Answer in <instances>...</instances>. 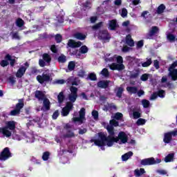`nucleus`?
Listing matches in <instances>:
<instances>
[{
    "instance_id": "4",
    "label": "nucleus",
    "mask_w": 177,
    "mask_h": 177,
    "mask_svg": "<svg viewBox=\"0 0 177 177\" xmlns=\"http://www.w3.org/2000/svg\"><path fill=\"white\" fill-rule=\"evenodd\" d=\"M161 162V159H154V158H145L140 160V166H146V165H156V164H160Z\"/></svg>"
},
{
    "instance_id": "49",
    "label": "nucleus",
    "mask_w": 177,
    "mask_h": 177,
    "mask_svg": "<svg viewBox=\"0 0 177 177\" xmlns=\"http://www.w3.org/2000/svg\"><path fill=\"white\" fill-rule=\"evenodd\" d=\"M156 93L159 97H165V91L164 90H159Z\"/></svg>"
},
{
    "instance_id": "64",
    "label": "nucleus",
    "mask_w": 177,
    "mask_h": 177,
    "mask_svg": "<svg viewBox=\"0 0 177 177\" xmlns=\"http://www.w3.org/2000/svg\"><path fill=\"white\" fill-rule=\"evenodd\" d=\"M50 50H51V52H53V53H57V48H56V45H55V44L51 45Z\"/></svg>"
},
{
    "instance_id": "1",
    "label": "nucleus",
    "mask_w": 177,
    "mask_h": 177,
    "mask_svg": "<svg viewBox=\"0 0 177 177\" xmlns=\"http://www.w3.org/2000/svg\"><path fill=\"white\" fill-rule=\"evenodd\" d=\"M99 139L92 140L95 146H108V147H111L113 146L114 143H118L119 145H125L128 143V135L124 131L119 132L118 137H114V136H105L104 133H98Z\"/></svg>"
},
{
    "instance_id": "55",
    "label": "nucleus",
    "mask_w": 177,
    "mask_h": 177,
    "mask_svg": "<svg viewBox=\"0 0 177 177\" xmlns=\"http://www.w3.org/2000/svg\"><path fill=\"white\" fill-rule=\"evenodd\" d=\"M121 16L122 17H127L128 16V10H127V8H123L122 9Z\"/></svg>"
},
{
    "instance_id": "32",
    "label": "nucleus",
    "mask_w": 177,
    "mask_h": 177,
    "mask_svg": "<svg viewBox=\"0 0 177 177\" xmlns=\"http://www.w3.org/2000/svg\"><path fill=\"white\" fill-rule=\"evenodd\" d=\"M68 69L69 70V71H74V70L75 69V62H69L68 64Z\"/></svg>"
},
{
    "instance_id": "31",
    "label": "nucleus",
    "mask_w": 177,
    "mask_h": 177,
    "mask_svg": "<svg viewBox=\"0 0 177 177\" xmlns=\"http://www.w3.org/2000/svg\"><path fill=\"white\" fill-rule=\"evenodd\" d=\"M57 99L59 103H63V102H64V99H66V97L64 96V93L63 91L59 93V95H57Z\"/></svg>"
},
{
    "instance_id": "3",
    "label": "nucleus",
    "mask_w": 177,
    "mask_h": 177,
    "mask_svg": "<svg viewBox=\"0 0 177 177\" xmlns=\"http://www.w3.org/2000/svg\"><path fill=\"white\" fill-rule=\"evenodd\" d=\"M50 62H52V57H50V55L46 53L42 55V59H39V65L40 67L50 66Z\"/></svg>"
},
{
    "instance_id": "30",
    "label": "nucleus",
    "mask_w": 177,
    "mask_h": 177,
    "mask_svg": "<svg viewBox=\"0 0 177 177\" xmlns=\"http://www.w3.org/2000/svg\"><path fill=\"white\" fill-rule=\"evenodd\" d=\"M77 97H78V94L71 93L68 95V100H70L71 103H75Z\"/></svg>"
},
{
    "instance_id": "47",
    "label": "nucleus",
    "mask_w": 177,
    "mask_h": 177,
    "mask_svg": "<svg viewBox=\"0 0 177 177\" xmlns=\"http://www.w3.org/2000/svg\"><path fill=\"white\" fill-rule=\"evenodd\" d=\"M62 39H63V37L62 36V35L57 34L55 35V41H56L57 44H60V42H62Z\"/></svg>"
},
{
    "instance_id": "2",
    "label": "nucleus",
    "mask_w": 177,
    "mask_h": 177,
    "mask_svg": "<svg viewBox=\"0 0 177 177\" xmlns=\"http://www.w3.org/2000/svg\"><path fill=\"white\" fill-rule=\"evenodd\" d=\"M110 124L106 125V130L109 133V136H114L115 135V132L114 131V127H119L120 123L118 121L112 119L109 122Z\"/></svg>"
},
{
    "instance_id": "41",
    "label": "nucleus",
    "mask_w": 177,
    "mask_h": 177,
    "mask_svg": "<svg viewBox=\"0 0 177 177\" xmlns=\"http://www.w3.org/2000/svg\"><path fill=\"white\" fill-rule=\"evenodd\" d=\"M133 117L135 120H138V118H140L141 117L140 109H138V111H133Z\"/></svg>"
},
{
    "instance_id": "42",
    "label": "nucleus",
    "mask_w": 177,
    "mask_h": 177,
    "mask_svg": "<svg viewBox=\"0 0 177 177\" xmlns=\"http://www.w3.org/2000/svg\"><path fill=\"white\" fill-rule=\"evenodd\" d=\"M58 62L59 63H66V62H67V59L66 55H61L59 57H58Z\"/></svg>"
},
{
    "instance_id": "28",
    "label": "nucleus",
    "mask_w": 177,
    "mask_h": 177,
    "mask_svg": "<svg viewBox=\"0 0 177 177\" xmlns=\"http://www.w3.org/2000/svg\"><path fill=\"white\" fill-rule=\"evenodd\" d=\"M134 174L136 176L139 177V176H142V175H143L144 174H146V171H145V169L143 168H140V169H136L134 171Z\"/></svg>"
},
{
    "instance_id": "57",
    "label": "nucleus",
    "mask_w": 177,
    "mask_h": 177,
    "mask_svg": "<svg viewBox=\"0 0 177 177\" xmlns=\"http://www.w3.org/2000/svg\"><path fill=\"white\" fill-rule=\"evenodd\" d=\"M59 115H60V113H59V110H56L53 115H52V118L53 120H57V117H59Z\"/></svg>"
},
{
    "instance_id": "22",
    "label": "nucleus",
    "mask_w": 177,
    "mask_h": 177,
    "mask_svg": "<svg viewBox=\"0 0 177 177\" xmlns=\"http://www.w3.org/2000/svg\"><path fill=\"white\" fill-rule=\"evenodd\" d=\"M169 77H171V81H177V68L169 71Z\"/></svg>"
},
{
    "instance_id": "37",
    "label": "nucleus",
    "mask_w": 177,
    "mask_h": 177,
    "mask_svg": "<svg viewBox=\"0 0 177 177\" xmlns=\"http://www.w3.org/2000/svg\"><path fill=\"white\" fill-rule=\"evenodd\" d=\"M16 25L17 27H19V28H21V27L24 26V21L21 18H18L16 21Z\"/></svg>"
},
{
    "instance_id": "29",
    "label": "nucleus",
    "mask_w": 177,
    "mask_h": 177,
    "mask_svg": "<svg viewBox=\"0 0 177 177\" xmlns=\"http://www.w3.org/2000/svg\"><path fill=\"white\" fill-rule=\"evenodd\" d=\"M165 9H166L165 5H164V4H160V5L158 7V8H157V10H156V13H157L158 15H161L162 13H164V10H165Z\"/></svg>"
},
{
    "instance_id": "54",
    "label": "nucleus",
    "mask_w": 177,
    "mask_h": 177,
    "mask_svg": "<svg viewBox=\"0 0 177 177\" xmlns=\"http://www.w3.org/2000/svg\"><path fill=\"white\" fill-rule=\"evenodd\" d=\"M144 45H145V43L143 40H140L137 42L136 48L137 49H140V48H143Z\"/></svg>"
},
{
    "instance_id": "18",
    "label": "nucleus",
    "mask_w": 177,
    "mask_h": 177,
    "mask_svg": "<svg viewBox=\"0 0 177 177\" xmlns=\"http://www.w3.org/2000/svg\"><path fill=\"white\" fill-rule=\"evenodd\" d=\"M35 97H36V99H38V100H44V99L46 98V96L45 95V93H44V92L37 90L35 92Z\"/></svg>"
},
{
    "instance_id": "26",
    "label": "nucleus",
    "mask_w": 177,
    "mask_h": 177,
    "mask_svg": "<svg viewBox=\"0 0 177 177\" xmlns=\"http://www.w3.org/2000/svg\"><path fill=\"white\" fill-rule=\"evenodd\" d=\"M23 107H24V100L23 99H19V102L15 105V109L20 112Z\"/></svg>"
},
{
    "instance_id": "53",
    "label": "nucleus",
    "mask_w": 177,
    "mask_h": 177,
    "mask_svg": "<svg viewBox=\"0 0 177 177\" xmlns=\"http://www.w3.org/2000/svg\"><path fill=\"white\" fill-rule=\"evenodd\" d=\"M137 125H145L146 124V120L143 118H140L137 120Z\"/></svg>"
},
{
    "instance_id": "16",
    "label": "nucleus",
    "mask_w": 177,
    "mask_h": 177,
    "mask_svg": "<svg viewBox=\"0 0 177 177\" xmlns=\"http://www.w3.org/2000/svg\"><path fill=\"white\" fill-rule=\"evenodd\" d=\"M12 131L5 127L0 128V133H2L6 138H10L12 136Z\"/></svg>"
},
{
    "instance_id": "51",
    "label": "nucleus",
    "mask_w": 177,
    "mask_h": 177,
    "mask_svg": "<svg viewBox=\"0 0 177 177\" xmlns=\"http://www.w3.org/2000/svg\"><path fill=\"white\" fill-rule=\"evenodd\" d=\"M8 82L11 84V85H15V84H16V78L13 76H10L8 77Z\"/></svg>"
},
{
    "instance_id": "21",
    "label": "nucleus",
    "mask_w": 177,
    "mask_h": 177,
    "mask_svg": "<svg viewBox=\"0 0 177 177\" xmlns=\"http://www.w3.org/2000/svg\"><path fill=\"white\" fill-rule=\"evenodd\" d=\"M74 38L76 39H79V41H84L86 39V35L80 32H77L73 35Z\"/></svg>"
},
{
    "instance_id": "36",
    "label": "nucleus",
    "mask_w": 177,
    "mask_h": 177,
    "mask_svg": "<svg viewBox=\"0 0 177 177\" xmlns=\"http://www.w3.org/2000/svg\"><path fill=\"white\" fill-rule=\"evenodd\" d=\"M49 157H50V153L49 151H46L43 153L41 158L43 161H48V160H49Z\"/></svg>"
},
{
    "instance_id": "52",
    "label": "nucleus",
    "mask_w": 177,
    "mask_h": 177,
    "mask_svg": "<svg viewBox=\"0 0 177 177\" xmlns=\"http://www.w3.org/2000/svg\"><path fill=\"white\" fill-rule=\"evenodd\" d=\"M88 78L91 81H96V80H97L96 74L92 73L88 75Z\"/></svg>"
},
{
    "instance_id": "25",
    "label": "nucleus",
    "mask_w": 177,
    "mask_h": 177,
    "mask_svg": "<svg viewBox=\"0 0 177 177\" xmlns=\"http://www.w3.org/2000/svg\"><path fill=\"white\" fill-rule=\"evenodd\" d=\"M133 156V151H129L124 155L122 156V161H128L131 157Z\"/></svg>"
},
{
    "instance_id": "35",
    "label": "nucleus",
    "mask_w": 177,
    "mask_h": 177,
    "mask_svg": "<svg viewBox=\"0 0 177 177\" xmlns=\"http://www.w3.org/2000/svg\"><path fill=\"white\" fill-rule=\"evenodd\" d=\"M174 154L169 153L165 158V162H171L174 160Z\"/></svg>"
},
{
    "instance_id": "10",
    "label": "nucleus",
    "mask_w": 177,
    "mask_h": 177,
    "mask_svg": "<svg viewBox=\"0 0 177 177\" xmlns=\"http://www.w3.org/2000/svg\"><path fill=\"white\" fill-rule=\"evenodd\" d=\"M158 32H160V28H158V26H152L151 30L147 34V39H153V37H154L156 34H158Z\"/></svg>"
},
{
    "instance_id": "17",
    "label": "nucleus",
    "mask_w": 177,
    "mask_h": 177,
    "mask_svg": "<svg viewBox=\"0 0 177 177\" xmlns=\"http://www.w3.org/2000/svg\"><path fill=\"white\" fill-rule=\"evenodd\" d=\"M82 46V42L81 41H75L73 39H69L68 42V46L69 48H80Z\"/></svg>"
},
{
    "instance_id": "7",
    "label": "nucleus",
    "mask_w": 177,
    "mask_h": 177,
    "mask_svg": "<svg viewBox=\"0 0 177 177\" xmlns=\"http://www.w3.org/2000/svg\"><path fill=\"white\" fill-rule=\"evenodd\" d=\"M37 81L39 84H45V82H50L52 81V78L49 74L42 73V75H38L36 77Z\"/></svg>"
},
{
    "instance_id": "59",
    "label": "nucleus",
    "mask_w": 177,
    "mask_h": 177,
    "mask_svg": "<svg viewBox=\"0 0 177 177\" xmlns=\"http://www.w3.org/2000/svg\"><path fill=\"white\" fill-rule=\"evenodd\" d=\"M140 80L141 81H144V82L147 81V80H149V74L145 73L142 75L140 77Z\"/></svg>"
},
{
    "instance_id": "15",
    "label": "nucleus",
    "mask_w": 177,
    "mask_h": 177,
    "mask_svg": "<svg viewBox=\"0 0 177 177\" xmlns=\"http://www.w3.org/2000/svg\"><path fill=\"white\" fill-rule=\"evenodd\" d=\"M42 111H48L50 110V101L49 99L44 98L43 100V108H41Z\"/></svg>"
},
{
    "instance_id": "5",
    "label": "nucleus",
    "mask_w": 177,
    "mask_h": 177,
    "mask_svg": "<svg viewBox=\"0 0 177 177\" xmlns=\"http://www.w3.org/2000/svg\"><path fill=\"white\" fill-rule=\"evenodd\" d=\"M12 157V152H10V149L9 147L4 148L0 153V161H6Z\"/></svg>"
},
{
    "instance_id": "58",
    "label": "nucleus",
    "mask_w": 177,
    "mask_h": 177,
    "mask_svg": "<svg viewBox=\"0 0 177 177\" xmlns=\"http://www.w3.org/2000/svg\"><path fill=\"white\" fill-rule=\"evenodd\" d=\"M94 120H97L99 118V112L97 111H93L91 113Z\"/></svg>"
},
{
    "instance_id": "9",
    "label": "nucleus",
    "mask_w": 177,
    "mask_h": 177,
    "mask_svg": "<svg viewBox=\"0 0 177 177\" xmlns=\"http://www.w3.org/2000/svg\"><path fill=\"white\" fill-rule=\"evenodd\" d=\"M111 36L109 32V30H102L98 32V39H102V41H110Z\"/></svg>"
},
{
    "instance_id": "33",
    "label": "nucleus",
    "mask_w": 177,
    "mask_h": 177,
    "mask_svg": "<svg viewBox=\"0 0 177 177\" xmlns=\"http://www.w3.org/2000/svg\"><path fill=\"white\" fill-rule=\"evenodd\" d=\"M75 136V134L74 132L71 131V130H67V132L66 134H64L63 137L66 138H74Z\"/></svg>"
},
{
    "instance_id": "40",
    "label": "nucleus",
    "mask_w": 177,
    "mask_h": 177,
    "mask_svg": "<svg viewBox=\"0 0 177 177\" xmlns=\"http://www.w3.org/2000/svg\"><path fill=\"white\" fill-rule=\"evenodd\" d=\"M122 92H124V88L122 87H119L118 88V91L116 93V96L117 97L121 98L122 97Z\"/></svg>"
},
{
    "instance_id": "62",
    "label": "nucleus",
    "mask_w": 177,
    "mask_h": 177,
    "mask_svg": "<svg viewBox=\"0 0 177 177\" xmlns=\"http://www.w3.org/2000/svg\"><path fill=\"white\" fill-rule=\"evenodd\" d=\"M116 62L118 63V64H122V63H124V59H122V56H118L116 58Z\"/></svg>"
},
{
    "instance_id": "38",
    "label": "nucleus",
    "mask_w": 177,
    "mask_h": 177,
    "mask_svg": "<svg viewBox=\"0 0 177 177\" xmlns=\"http://www.w3.org/2000/svg\"><path fill=\"white\" fill-rule=\"evenodd\" d=\"M88 48L86 46H82L80 47L79 52L82 53V55H85V53H88Z\"/></svg>"
},
{
    "instance_id": "45",
    "label": "nucleus",
    "mask_w": 177,
    "mask_h": 177,
    "mask_svg": "<svg viewBox=\"0 0 177 177\" xmlns=\"http://www.w3.org/2000/svg\"><path fill=\"white\" fill-rule=\"evenodd\" d=\"M177 66V60L174 62L168 68V71H173V70H176V68H175Z\"/></svg>"
},
{
    "instance_id": "63",
    "label": "nucleus",
    "mask_w": 177,
    "mask_h": 177,
    "mask_svg": "<svg viewBox=\"0 0 177 177\" xmlns=\"http://www.w3.org/2000/svg\"><path fill=\"white\" fill-rule=\"evenodd\" d=\"M18 114H20V112L19 110L16 109V108L10 111V115H18Z\"/></svg>"
},
{
    "instance_id": "6",
    "label": "nucleus",
    "mask_w": 177,
    "mask_h": 177,
    "mask_svg": "<svg viewBox=\"0 0 177 177\" xmlns=\"http://www.w3.org/2000/svg\"><path fill=\"white\" fill-rule=\"evenodd\" d=\"M73 109H74V104L70 102H66V106L62 110V116L67 117Z\"/></svg>"
},
{
    "instance_id": "50",
    "label": "nucleus",
    "mask_w": 177,
    "mask_h": 177,
    "mask_svg": "<svg viewBox=\"0 0 177 177\" xmlns=\"http://www.w3.org/2000/svg\"><path fill=\"white\" fill-rule=\"evenodd\" d=\"M167 38L168 40L170 41V42H174V41H175V35H174L173 34L171 33H169L167 36Z\"/></svg>"
},
{
    "instance_id": "19",
    "label": "nucleus",
    "mask_w": 177,
    "mask_h": 177,
    "mask_svg": "<svg viewBox=\"0 0 177 177\" xmlns=\"http://www.w3.org/2000/svg\"><path fill=\"white\" fill-rule=\"evenodd\" d=\"M26 71L27 68H26L25 66H21L16 73L17 78H21V77H23L24 74H26Z\"/></svg>"
},
{
    "instance_id": "43",
    "label": "nucleus",
    "mask_w": 177,
    "mask_h": 177,
    "mask_svg": "<svg viewBox=\"0 0 177 177\" xmlns=\"http://www.w3.org/2000/svg\"><path fill=\"white\" fill-rule=\"evenodd\" d=\"M142 104L144 109H147L150 106V102L147 100H142Z\"/></svg>"
},
{
    "instance_id": "11",
    "label": "nucleus",
    "mask_w": 177,
    "mask_h": 177,
    "mask_svg": "<svg viewBox=\"0 0 177 177\" xmlns=\"http://www.w3.org/2000/svg\"><path fill=\"white\" fill-rule=\"evenodd\" d=\"M109 68L113 71H115V70L118 71H122V70H125V66L123 64H117L113 62L109 65Z\"/></svg>"
},
{
    "instance_id": "12",
    "label": "nucleus",
    "mask_w": 177,
    "mask_h": 177,
    "mask_svg": "<svg viewBox=\"0 0 177 177\" xmlns=\"http://www.w3.org/2000/svg\"><path fill=\"white\" fill-rule=\"evenodd\" d=\"M118 27H120V25H118L117 19H111L109 21V29L111 31H115Z\"/></svg>"
},
{
    "instance_id": "39",
    "label": "nucleus",
    "mask_w": 177,
    "mask_h": 177,
    "mask_svg": "<svg viewBox=\"0 0 177 177\" xmlns=\"http://www.w3.org/2000/svg\"><path fill=\"white\" fill-rule=\"evenodd\" d=\"M151 63H153V61L151 60V58H147V61L145 62H143L142 64V67H149Z\"/></svg>"
},
{
    "instance_id": "23",
    "label": "nucleus",
    "mask_w": 177,
    "mask_h": 177,
    "mask_svg": "<svg viewBox=\"0 0 177 177\" xmlns=\"http://www.w3.org/2000/svg\"><path fill=\"white\" fill-rule=\"evenodd\" d=\"M171 140H172V136H171V133H169V131L167 133H165L163 138L164 143H167V144L170 143Z\"/></svg>"
},
{
    "instance_id": "60",
    "label": "nucleus",
    "mask_w": 177,
    "mask_h": 177,
    "mask_svg": "<svg viewBox=\"0 0 177 177\" xmlns=\"http://www.w3.org/2000/svg\"><path fill=\"white\" fill-rule=\"evenodd\" d=\"M103 26V22H99L93 26V30H99Z\"/></svg>"
},
{
    "instance_id": "44",
    "label": "nucleus",
    "mask_w": 177,
    "mask_h": 177,
    "mask_svg": "<svg viewBox=\"0 0 177 177\" xmlns=\"http://www.w3.org/2000/svg\"><path fill=\"white\" fill-rule=\"evenodd\" d=\"M0 66H1V67H7V66H9V60L6 59L1 60Z\"/></svg>"
},
{
    "instance_id": "24",
    "label": "nucleus",
    "mask_w": 177,
    "mask_h": 177,
    "mask_svg": "<svg viewBox=\"0 0 177 177\" xmlns=\"http://www.w3.org/2000/svg\"><path fill=\"white\" fill-rule=\"evenodd\" d=\"M4 59H6V60H8V62H10V64L11 67L15 66V64L16 63V59H12V55H10V54H7L4 57Z\"/></svg>"
},
{
    "instance_id": "48",
    "label": "nucleus",
    "mask_w": 177,
    "mask_h": 177,
    "mask_svg": "<svg viewBox=\"0 0 177 177\" xmlns=\"http://www.w3.org/2000/svg\"><path fill=\"white\" fill-rule=\"evenodd\" d=\"M71 93L75 94V95H78V88L75 86H71L70 88Z\"/></svg>"
},
{
    "instance_id": "27",
    "label": "nucleus",
    "mask_w": 177,
    "mask_h": 177,
    "mask_svg": "<svg viewBox=\"0 0 177 177\" xmlns=\"http://www.w3.org/2000/svg\"><path fill=\"white\" fill-rule=\"evenodd\" d=\"M126 89L131 95L138 93V87L136 86H127Z\"/></svg>"
},
{
    "instance_id": "13",
    "label": "nucleus",
    "mask_w": 177,
    "mask_h": 177,
    "mask_svg": "<svg viewBox=\"0 0 177 177\" xmlns=\"http://www.w3.org/2000/svg\"><path fill=\"white\" fill-rule=\"evenodd\" d=\"M4 127L12 132H15V131H16V122H15V120L8 121L6 122V126Z\"/></svg>"
},
{
    "instance_id": "46",
    "label": "nucleus",
    "mask_w": 177,
    "mask_h": 177,
    "mask_svg": "<svg viewBox=\"0 0 177 177\" xmlns=\"http://www.w3.org/2000/svg\"><path fill=\"white\" fill-rule=\"evenodd\" d=\"M123 117H124V115H122V113L118 112L115 114L113 118L118 121V120H121V118H122Z\"/></svg>"
},
{
    "instance_id": "14",
    "label": "nucleus",
    "mask_w": 177,
    "mask_h": 177,
    "mask_svg": "<svg viewBox=\"0 0 177 177\" xmlns=\"http://www.w3.org/2000/svg\"><path fill=\"white\" fill-rule=\"evenodd\" d=\"M111 81L110 80H100L97 82V85L98 88H101L102 89H106V88H109V85H110V83Z\"/></svg>"
},
{
    "instance_id": "61",
    "label": "nucleus",
    "mask_w": 177,
    "mask_h": 177,
    "mask_svg": "<svg viewBox=\"0 0 177 177\" xmlns=\"http://www.w3.org/2000/svg\"><path fill=\"white\" fill-rule=\"evenodd\" d=\"M66 83V80L61 79V80H57L54 82V84H57L58 85H63V84Z\"/></svg>"
},
{
    "instance_id": "20",
    "label": "nucleus",
    "mask_w": 177,
    "mask_h": 177,
    "mask_svg": "<svg viewBox=\"0 0 177 177\" xmlns=\"http://www.w3.org/2000/svg\"><path fill=\"white\" fill-rule=\"evenodd\" d=\"M125 41L128 46H130L131 48L135 46V41L132 39V36L131 35H127Z\"/></svg>"
},
{
    "instance_id": "34",
    "label": "nucleus",
    "mask_w": 177,
    "mask_h": 177,
    "mask_svg": "<svg viewBox=\"0 0 177 177\" xmlns=\"http://www.w3.org/2000/svg\"><path fill=\"white\" fill-rule=\"evenodd\" d=\"M102 75L105 78H109L110 77V72H109V69L107 68H103L101 71Z\"/></svg>"
},
{
    "instance_id": "8",
    "label": "nucleus",
    "mask_w": 177,
    "mask_h": 177,
    "mask_svg": "<svg viewBox=\"0 0 177 177\" xmlns=\"http://www.w3.org/2000/svg\"><path fill=\"white\" fill-rule=\"evenodd\" d=\"M86 120L85 118V108H82L79 111V117L73 118V122H80V124L84 123V120Z\"/></svg>"
},
{
    "instance_id": "56",
    "label": "nucleus",
    "mask_w": 177,
    "mask_h": 177,
    "mask_svg": "<svg viewBox=\"0 0 177 177\" xmlns=\"http://www.w3.org/2000/svg\"><path fill=\"white\" fill-rule=\"evenodd\" d=\"M138 77H139V71H137L136 73H133L130 75V78L131 80H135L138 78Z\"/></svg>"
}]
</instances>
